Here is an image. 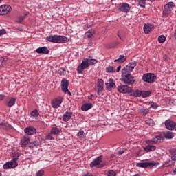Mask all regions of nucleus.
Here are the masks:
<instances>
[{
  "label": "nucleus",
  "instance_id": "f257e3e1",
  "mask_svg": "<svg viewBox=\"0 0 176 176\" xmlns=\"http://www.w3.org/2000/svg\"><path fill=\"white\" fill-rule=\"evenodd\" d=\"M136 66L137 62L133 61L122 69L121 81L125 83V85H134L135 83V80L134 76H131V72L134 71V68Z\"/></svg>",
  "mask_w": 176,
  "mask_h": 176
},
{
  "label": "nucleus",
  "instance_id": "f03ea898",
  "mask_svg": "<svg viewBox=\"0 0 176 176\" xmlns=\"http://www.w3.org/2000/svg\"><path fill=\"white\" fill-rule=\"evenodd\" d=\"M97 63H98V61L96 59L84 58L81 64L77 67L78 74H83V71H85L86 68H89L90 65H94V64H97Z\"/></svg>",
  "mask_w": 176,
  "mask_h": 176
},
{
  "label": "nucleus",
  "instance_id": "7ed1b4c3",
  "mask_svg": "<svg viewBox=\"0 0 176 176\" xmlns=\"http://www.w3.org/2000/svg\"><path fill=\"white\" fill-rule=\"evenodd\" d=\"M46 40L52 43H67L68 38L64 36L51 35L46 37Z\"/></svg>",
  "mask_w": 176,
  "mask_h": 176
},
{
  "label": "nucleus",
  "instance_id": "20e7f679",
  "mask_svg": "<svg viewBox=\"0 0 176 176\" xmlns=\"http://www.w3.org/2000/svg\"><path fill=\"white\" fill-rule=\"evenodd\" d=\"M102 159H104V155H100L90 164V167H96L97 168H102L103 167H105V166H107V162L103 161Z\"/></svg>",
  "mask_w": 176,
  "mask_h": 176
},
{
  "label": "nucleus",
  "instance_id": "39448f33",
  "mask_svg": "<svg viewBox=\"0 0 176 176\" xmlns=\"http://www.w3.org/2000/svg\"><path fill=\"white\" fill-rule=\"evenodd\" d=\"M19 160L18 157H15L12 160H11L10 162H8L6 163L3 166V168L4 170H9L10 168H16V167H17V166H18V164H17V160Z\"/></svg>",
  "mask_w": 176,
  "mask_h": 176
},
{
  "label": "nucleus",
  "instance_id": "423d86ee",
  "mask_svg": "<svg viewBox=\"0 0 176 176\" xmlns=\"http://www.w3.org/2000/svg\"><path fill=\"white\" fill-rule=\"evenodd\" d=\"M175 5L173 2H169L166 5L164 6L163 14L165 17H167L168 14H170L171 12H173V9Z\"/></svg>",
  "mask_w": 176,
  "mask_h": 176
},
{
  "label": "nucleus",
  "instance_id": "0eeeda50",
  "mask_svg": "<svg viewBox=\"0 0 176 176\" xmlns=\"http://www.w3.org/2000/svg\"><path fill=\"white\" fill-rule=\"evenodd\" d=\"M155 79H156V77L155 76V74L153 73H146L142 76V80L147 83H153V82H155Z\"/></svg>",
  "mask_w": 176,
  "mask_h": 176
},
{
  "label": "nucleus",
  "instance_id": "6e6552de",
  "mask_svg": "<svg viewBox=\"0 0 176 176\" xmlns=\"http://www.w3.org/2000/svg\"><path fill=\"white\" fill-rule=\"evenodd\" d=\"M156 163L155 162H138L136 164V167H140V168H148V167H155Z\"/></svg>",
  "mask_w": 176,
  "mask_h": 176
},
{
  "label": "nucleus",
  "instance_id": "1a4fd4ad",
  "mask_svg": "<svg viewBox=\"0 0 176 176\" xmlns=\"http://www.w3.org/2000/svg\"><path fill=\"white\" fill-rule=\"evenodd\" d=\"M118 91L119 93H122V94H127V93H131V87H129V85H120L117 87Z\"/></svg>",
  "mask_w": 176,
  "mask_h": 176
},
{
  "label": "nucleus",
  "instance_id": "9d476101",
  "mask_svg": "<svg viewBox=\"0 0 176 176\" xmlns=\"http://www.w3.org/2000/svg\"><path fill=\"white\" fill-rule=\"evenodd\" d=\"M10 10H12V7L9 5L0 6V16H5V14H8Z\"/></svg>",
  "mask_w": 176,
  "mask_h": 176
},
{
  "label": "nucleus",
  "instance_id": "9b49d317",
  "mask_svg": "<svg viewBox=\"0 0 176 176\" xmlns=\"http://www.w3.org/2000/svg\"><path fill=\"white\" fill-rule=\"evenodd\" d=\"M160 142H162V136L159 135L146 142V144H151V145H156V144H159Z\"/></svg>",
  "mask_w": 176,
  "mask_h": 176
},
{
  "label": "nucleus",
  "instance_id": "f8f14e48",
  "mask_svg": "<svg viewBox=\"0 0 176 176\" xmlns=\"http://www.w3.org/2000/svg\"><path fill=\"white\" fill-rule=\"evenodd\" d=\"M165 126L168 130H174V129H175L176 123L171 120H167L165 121Z\"/></svg>",
  "mask_w": 176,
  "mask_h": 176
},
{
  "label": "nucleus",
  "instance_id": "ddd939ff",
  "mask_svg": "<svg viewBox=\"0 0 176 176\" xmlns=\"http://www.w3.org/2000/svg\"><path fill=\"white\" fill-rule=\"evenodd\" d=\"M30 136L28 135H26L21 138V145L22 148H25L27 145L30 144Z\"/></svg>",
  "mask_w": 176,
  "mask_h": 176
},
{
  "label": "nucleus",
  "instance_id": "4468645a",
  "mask_svg": "<svg viewBox=\"0 0 176 176\" xmlns=\"http://www.w3.org/2000/svg\"><path fill=\"white\" fill-rule=\"evenodd\" d=\"M63 103V98L59 97L56 98L52 102V108H58Z\"/></svg>",
  "mask_w": 176,
  "mask_h": 176
},
{
  "label": "nucleus",
  "instance_id": "2eb2a0df",
  "mask_svg": "<svg viewBox=\"0 0 176 176\" xmlns=\"http://www.w3.org/2000/svg\"><path fill=\"white\" fill-rule=\"evenodd\" d=\"M130 5L126 3H122L118 8L120 12H124L125 13H129V12H130Z\"/></svg>",
  "mask_w": 176,
  "mask_h": 176
},
{
  "label": "nucleus",
  "instance_id": "dca6fc26",
  "mask_svg": "<svg viewBox=\"0 0 176 176\" xmlns=\"http://www.w3.org/2000/svg\"><path fill=\"white\" fill-rule=\"evenodd\" d=\"M69 82L67 80V79H63L61 81V90L63 93H67L68 91V86Z\"/></svg>",
  "mask_w": 176,
  "mask_h": 176
},
{
  "label": "nucleus",
  "instance_id": "f3484780",
  "mask_svg": "<svg viewBox=\"0 0 176 176\" xmlns=\"http://www.w3.org/2000/svg\"><path fill=\"white\" fill-rule=\"evenodd\" d=\"M36 53L38 54H49L50 51L47 50V47H41L36 50Z\"/></svg>",
  "mask_w": 176,
  "mask_h": 176
},
{
  "label": "nucleus",
  "instance_id": "a211bd4d",
  "mask_svg": "<svg viewBox=\"0 0 176 176\" xmlns=\"http://www.w3.org/2000/svg\"><path fill=\"white\" fill-rule=\"evenodd\" d=\"M24 131L28 135H34V134H36V129L32 126L25 128Z\"/></svg>",
  "mask_w": 176,
  "mask_h": 176
},
{
  "label": "nucleus",
  "instance_id": "6ab92c4d",
  "mask_svg": "<svg viewBox=\"0 0 176 176\" xmlns=\"http://www.w3.org/2000/svg\"><path fill=\"white\" fill-rule=\"evenodd\" d=\"M108 90L111 91L113 87H116V84L113 82V80L112 78H109L108 82L105 83Z\"/></svg>",
  "mask_w": 176,
  "mask_h": 176
},
{
  "label": "nucleus",
  "instance_id": "aec40b11",
  "mask_svg": "<svg viewBox=\"0 0 176 176\" xmlns=\"http://www.w3.org/2000/svg\"><path fill=\"white\" fill-rule=\"evenodd\" d=\"M72 115L74 113L72 112L66 111L64 115L63 116V122H68L72 118Z\"/></svg>",
  "mask_w": 176,
  "mask_h": 176
},
{
  "label": "nucleus",
  "instance_id": "412c9836",
  "mask_svg": "<svg viewBox=\"0 0 176 176\" xmlns=\"http://www.w3.org/2000/svg\"><path fill=\"white\" fill-rule=\"evenodd\" d=\"M143 30L145 34H149L153 30V25L152 24H145Z\"/></svg>",
  "mask_w": 176,
  "mask_h": 176
},
{
  "label": "nucleus",
  "instance_id": "4be33fe9",
  "mask_svg": "<svg viewBox=\"0 0 176 176\" xmlns=\"http://www.w3.org/2000/svg\"><path fill=\"white\" fill-rule=\"evenodd\" d=\"M152 144H148L147 146L144 147V150L146 152H153V151H156V147L155 146H153Z\"/></svg>",
  "mask_w": 176,
  "mask_h": 176
},
{
  "label": "nucleus",
  "instance_id": "5701e85b",
  "mask_svg": "<svg viewBox=\"0 0 176 176\" xmlns=\"http://www.w3.org/2000/svg\"><path fill=\"white\" fill-rule=\"evenodd\" d=\"M94 34H96V31H94V30H89L85 33V39H89L90 38H93V36H94Z\"/></svg>",
  "mask_w": 176,
  "mask_h": 176
},
{
  "label": "nucleus",
  "instance_id": "b1692460",
  "mask_svg": "<svg viewBox=\"0 0 176 176\" xmlns=\"http://www.w3.org/2000/svg\"><path fill=\"white\" fill-rule=\"evenodd\" d=\"M127 60V58L124 55H120L118 59L114 60V63H118V64H122Z\"/></svg>",
  "mask_w": 176,
  "mask_h": 176
},
{
  "label": "nucleus",
  "instance_id": "393cba45",
  "mask_svg": "<svg viewBox=\"0 0 176 176\" xmlns=\"http://www.w3.org/2000/svg\"><path fill=\"white\" fill-rule=\"evenodd\" d=\"M0 129H3V130H10V129H12V125L8 124V122H1Z\"/></svg>",
  "mask_w": 176,
  "mask_h": 176
},
{
  "label": "nucleus",
  "instance_id": "a878e982",
  "mask_svg": "<svg viewBox=\"0 0 176 176\" xmlns=\"http://www.w3.org/2000/svg\"><path fill=\"white\" fill-rule=\"evenodd\" d=\"M91 108H93V104L92 103H87V104H83L81 107L82 111H89V109H91Z\"/></svg>",
  "mask_w": 176,
  "mask_h": 176
},
{
  "label": "nucleus",
  "instance_id": "bb28decb",
  "mask_svg": "<svg viewBox=\"0 0 176 176\" xmlns=\"http://www.w3.org/2000/svg\"><path fill=\"white\" fill-rule=\"evenodd\" d=\"M164 135L165 138L168 140H171L172 138H174V133L170 131H166V132H164Z\"/></svg>",
  "mask_w": 176,
  "mask_h": 176
},
{
  "label": "nucleus",
  "instance_id": "cd10ccee",
  "mask_svg": "<svg viewBox=\"0 0 176 176\" xmlns=\"http://www.w3.org/2000/svg\"><path fill=\"white\" fill-rule=\"evenodd\" d=\"M131 96L133 97H142V91L140 90H135L131 92Z\"/></svg>",
  "mask_w": 176,
  "mask_h": 176
},
{
  "label": "nucleus",
  "instance_id": "c85d7f7f",
  "mask_svg": "<svg viewBox=\"0 0 176 176\" xmlns=\"http://www.w3.org/2000/svg\"><path fill=\"white\" fill-rule=\"evenodd\" d=\"M152 94V91H142V98H146L147 97H151Z\"/></svg>",
  "mask_w": 176,
  "mask_h": 176
},
{
  "label": "nucleus",
  "instance_id": "c756f323",
  "mask_svg": "<svg viewBox=\"0 0 176 176\" xmlns=\"http://www.w3.org/2000/svg\"><path fill=\"white\" fill-rule=\"evenodd\" d=\"M52 134H54V135H58V134H60V129L57 127H53L51 129Z\"/></svg>",
  "mask_w": 176,
  "mask_h": 176
},
{
  "label": "nucleus",
  "instance_id": "7c9ffc66",
  "mask_svg": "<svg viewBox=\"0 0 176 176\" xmlns=\"http://www.w3.org/2000/svg\"><path fill=\"white\" fill-rule=\"evenodd\" d=\"M16 104V98H12L7 103V107H13Z\"/></svg>",
  "mask_w": 176,
  "mask_h": 176
},
{
  "label": "nucleus",
  "instance_id": "2f4dec72",
  "mask_svg": "<svg viewBox=\"0 0 176 176\" xmlns=\"http://www.w3.org/2000/svg\"><path fill=\"white\" fill-rule=\"evenodd\" d=\"M7 61H8V58H6V57L1 58H0V67H3V65H6Z\"/></svg>",
  "mask_w": 176,
  "mask_h": 176
},
{
  "label": "nucleus",
  "instance_id": "473e14b6",
  "mask_svg": "<svg viewBox=\"0 0 176 176\" xmlns=\"http://www.w3.org/2000/svg\"><path fill=\"white\" fill-rule=\"evenodd\" d=\"M104 91V86H98L97 85V93L98 96H102V91Z\"/></svg>",
  "mask_w": 176,
  "mask_h": 176
},
{
  "label": "nucleus",
  "instance_id": "72a5a7b5",
  "mask_svg": "<svg viewBox=\"0 0 176 176\" xmlns=\"http://www.w3.org/2000/svg\"><path fill=\"white\" fill-rule=\"evenodd\" d=\"M139 111L140 113H143V115H148L149 113V110H148L146 107H142L140 109H139Z\"/></svg>",
  "mask_w": 176,
  "mask_h": 176
},
{
  "label": "nucleus",
  "instance_id": "f704fd0d",
  "mask_svg": "<svg viewBox=\"0 0 176 176\" xmlns=\"http://www.w3.org/2000/svg\"><path fill=\"white\" fill-rule=\"evenodd\" d=\"M78 137H79L80 140H83V138H86L85 131H83V130H80V131L78 133Z\"/></svg>",
  "mask_w": 176,
  "mask_h": 176
},
{
  "label": "nucleus",
  "instance_id": "c9c22d12",
  "mask_svg": "<svg viewBox=\"0 0 176 176\" xmlns=\"http://www.w3.org/2000/svg\"><path fill=\"white\" fill-rule=\"evenodd\" d=\"M116 69L113 67L112 66H109L106 68V72L111 73V74H113V72H116Z\"/></svg>",
  "mask_w": 176,
  "mask_h": 176
},
{
  "label": "nucleus",
  "instance_id": "e433bc0d",
  "mask_svg": "<svg viewBox=\"0 0 176 176\" xmlns=\"http://www.w3.org/2000/svg\"><path fill=\"white\" fill-rule=\"evenodd\" d=\"M158 42L160 43H164L166 42V36L164 35H161L158 37Z\"/></svg>",
  "mask_w": 176,
  "mask_h": 176
},
{
  "label": "nucleus",
  "instance_id": "4c0bfd02",
  "mask_svg": "<svg viewBox=\"0 0 176 176\" xmlns=\"http://www.w3.org/2000/svg\"><path fill=\"white\" fill-rule=\"evenodd\" d=\"M30 114L34 118H38V116H39V112L37 109H34V111H32Z\"/></svg>",
  "mask_w": 176,
  "mask_h": 176
},
{
  "label": "nucleus",
  "instance_id": "58836bf2",
  "mask_svg": "<svg viewBox=\"0 0 176 176\" xmlns=\"http://www.w3.org/2000/svg\"><path fill=\"white\" fill-rule=\"evenodd\" d=\"M150 105V108H153V109H157V107H159V105H157V103L151 102L149 104Z\"/></svg>",
  "mask_w": 176,
  "mask_h": 176
},
{
  "label": "nucleus",
  "instance_id": "ea45409f",
  "mask_svg": "<svg viewBox=\"0 0 176 176\" xmlns=\"http://www.w3.org/2000/svg\"><path fill=\"white\" fill-rule=\"evenodd\" d=\"M33 143L34 144V146H39V145H41L42 142L41 141L40 138H37L35 140V141L33 142Z\"/></svg>",
  "mask_w": 176,
  "mask_h": 176
},
{
  "label": "nucleus",
  "instance_id": "a19ab883",
  "mask_svg": "<svg viewBox=\"0 0 176 176\" xmlns=\"http://www.w3.org/2000/svg\"><path fill=\"white\" fill-rule=\"evenodd\" d=\"M146 0H138V3L141 8H145V3Z\"/></svg>",
  "mask_w": 176,
  "mask_h": 176
},
{
  "label": "nucleus",
  "instance_id": "79ce46f5",
  "mask_svg": "<svg viewBox=\"0 0 176 176\" xmlns=\"http://www.w3.org/2000/svg\"><path fill=\"white\" fill-rule=\"evenodd\" d=\"M108 176H116V173L114 172L113 170H110L107 173Z\"/></svg>",
  "mask_w": 176,
  "mask_h": 176
},
{
  "label": "nucleus",
  "instance_id": "37998d69",
  "mask_svg": "<svg viewBox=\"0 0 176 176\" xmlns=\"http://www.w3.org/2000/svg\"><path fill=\"white\" fill-rule=\"evenodd\" d=\"M43 174H45V171L40 170L36 173V176H43Z\"/></svg>",
  "mask_w": 176,
  "mask_h": 176
},
{
  "label": "nucleus",
  "instance_id": "c03bdc74",
  "mask_svg": "<svg viewBox=\"0 0 176 176\" xmlns=\"http://www.w3.org/2000/svg\"><path fill=\"white\" fill-rule=\"evenodd\" d=\"M97 86H104V80L102 79H98Z\"/></svg>",
  "mask_w": 176,
  "mask_h": 176
},
{
  "label": "nucleus",
  "instance_id": "a18cd8bd",
  "mask_svg": "<svg viewBox=\"0 0 176 176\" xmlns=\"http://www.w3.org/2000/svg\"><path fill=\"white\" fill-rule=\"evenodd\" d=\"M146 124H149V126H153V121L152 120H148L146 121Z\"/></svg>",
  "mask_w": 176,
  "mask_h": 176
},
{
  "label": "nucleus",
  "instance_id": "49530a36",
  "mask_svg": "<svg viewBox=\"0 0 176 176\" xmlns=\"http://www.w3.org/2000/svg\"><path fill=\"white\" fill-rule=\"evenodd\" d=\"M6 33V31L4 29L0 30V36L1 35H5Z\"/></svg>",
  "mask_w": 176,
  "mask_h": 176
},
{
  "label": "nucleus",
  "instance_id": "de8ad7c7",
  "mask_svg": "<svg viewBox=\"0 0 176 176\" xmlns=\"http://www.w3.org/2000/svg\"><path fill=\"white\" fill-rule=\"evenodd\" d=\"M46 139L47 140H54V138H53V136H52V135L50 134L46 136Z\"/></svg>",
  "mask_w": 176,
  "mask_h": 176
},
{
  "label": "nucleus",
  "instance_id": "09e8293b",
  "mask_svg": "<svg viewBox=\"0 0 176 176\" xmlns=\"http://www.w3.org/2000/svg\"><path fill=\"white\" fill-rule=\"evenodd\" d=\"M171 160L176 162V153L172 155Z\"/></svg>",
  "mask_w": 176,
  "mask_h": 176
},
{
  "label": "nucleus",
  "instance_id": "8fccbe9b",
  "mask_svg": "<svg viewBox=\"0 0 176 176\" xmlns=\"http://www.w3.org/2000/svg\"><path fill=\"white\" fill-rule=\"evenodd\" d=\"M25 17L24 16H19V23H22L24 21Z\"/></svg>",
  "mask_w": 176,
  "mask_h": 176
},
{
  "label": "nucleus",
  "instance_id": "3c124183",
  "mask_svg": "<svg viewBox=\"0 0 176 176\" xmlns=\"http://www.w3.org/2000/svg\"><path fill=\"white\" fill-rule=\"evenodd\" d=\"M30 148H31V149H34V146H35V144H34V142H31L30 144Z\"/></svg>",
  "mask_w": 176,
  "mask_h": 176
},
{
  "label": "nucleus",
  "instance_id": "603ef678",
  "mask_svg": "<svg viewBox=\"0 0 176 176\" xmlns=\"http://www.w3.org/2000/svg\"><path fill=\"white\" fill-rule=\"evenodd\" d=\"M123 153H124V149H122L118 151L119 155H123Z\"/></svg>",
  "mask_w": 176,
  "mask_h": 176
},
{
  "label": "nucleus",
  "instance_id": "864d4df0",
  "mask_svg": "<svg viewBox=\"0 0 176 176\" xmlns=\"http://www.w3.org/2000/svg\"><path fill=\"white\" fill-rule=\"evenodd\" d=\"M5 98V95H0V101H2Z\"/></svg>",
  "mask_w": 176,
  "mask_h": 176
},
{
  "label": "nucleus",
  "instance_id": "5fc2aeb1",
  "mask_svg": "<svg viewBox=\"0 0 176 176\" xmlns=\"http://www.w3.org/2000/svg\"><path fill=\"white\" fill-rule=\"evenodd\" d=\"M83 175L84 176H89L90 175V173L87 172V173H83Z\"/></svg>",
  "mask_w": 176,
  "mask_h": 176
},
{
  "label": "nucleus",
  "instance_id": "6e6d98bb",
  "mask_svg": "<svg viewBox=\"0 0 176 176\" xmlns=\"http://www.w3.org/2000/svg\"><path fill=\"white\" fill-rule=\"evenodd\" d=\"M122 69V66H118V67H117V72H119V71H120V69Z\"/></svg>",
  "mask_w": 176,
  "mask_h": 176
},
{
  "label": "nucleus",
  "instance_id": "4d7b16f0",
  "mask_svg": "<svg viewBox=\"0 0 176 176\" xmlns=\"http://www.w3.org/2000/svg\"><path fill=\"white\" fill-rule=\"evenodd\" d=\"M58 74H60V75H64V70L63 71H58Z\"/></svg>",
  "mask_w": 176,
  "mask_h": 176
},
{
  "label": "nucleus",
  "instance_id": "13d9d810",
  "mask_svg": "<svg viewBox=\"0 0 176 176\" xmlns=\"http://www.w3.org/2000/svg\"><path fill=\"white\" fill-rule=\"evenodd\" d=\"M90 27H93V23H89V24L87 25V28H90Z\"/></svg>",
  "mask_w": 176,
  "mask_h": 176
},
{
  "label": "nucleus",
  "instance_id": "bf43d9fd",
  "mask_svg": "<svg viewBox=\"0 0 176 176\" xmlns=\"http://www.w3.org/2000/svg\"><path fill=\"white\" fill-rule=\"evenodd\" d=\"M67 94H69V96H72V94L71 93V91H69V90L67 89Z\"/></svg>",
  "mask_w": 176,
  "mask_h": 176
},
{
  "label": "nucleus",
  "instance_id": "052dcab7",
  "mask_svg": "<svg viewBox=\"0 0 176 176\" xmlns=\"http://www.w3.org/2000/svg\"><path fill=\"white\" fill-rule=\"evenodd\" d=\"M111 157H112V158L115 157V155L112 154V155H111Z\"/></svg>",
  "mask_w": 176,
  "mask_h": 176
},
{
  "label": "nucleus",
  "instance_id": "680f3d73",
  "mask_svg": "<svg viewBox=\"0 0 176 176\" xmlns=\"http://www.w3.org/2000/svg\"><path fill=\"white\" fill-rule=\"evenodd\" d=\"M118 36H119V38H120V39H123V38H122V37L120 36V35L119 34V33L118 34Z\"/></svg>",
  "mask_w": 176,
  "mask_h": 176
},
{
  "label": "nucleus",
  "instance_id": "e2e57ef3",
  "mask_svg": "<svg viewBox=\"0 0 176 176\" xmlns=\"http://www.w3.org/2000/svg\"><path fill=\"white\" fill-rule=\"evenodd\" d=\"M134 176H140V174H135Z\"/></svg>",
  "mask_w": 176,
  "mask_h": 176
},
{
  "label": "nucleus",
  "instance_id": "0e129e2a",
  "mask_svg": "<svg viewBox=\"0 0 176 176\" xmlns=\"http://www.w3.org/2000/svg\"><path fill=\"white\" fill-rule=\"evenodd\" d=\"M88 98H89V100H91V96H89Z\"/></svg>",
  "mask_w": 176,
  "mask_h": 176
},
{
  "label": "nucleus",
  "instance_id": "69168bd1",
  "mask_svg": "<svg viewBox=\"0 0 176 176\" xmlns=\"http://www.w3.org/2000/svg\"><path fill=\"white\" fill-rule=\"evenodd\" d=\"M172 164L168 163V166H171Z\"/></svg>",
  "mask_w": 176,
  "mask_h": 176
},
{
  "label": "nucleus",
  "instance_id": "338daca9",
  "mask_svg": "<svg viewBox=\"0 0 176 176\" xmlns=\"http://www.w3.org/2000/svg\"><path fill=\"white\" fill-rule=\"evenodd\" d=\"M147 1H151L152 2V1H155V0H147Z\"/></svg>",
  "mask_w": 176,
  "mask_h": 176
},
{
  "label": "nucleus",
  "instance_id": "774afa93",
  "mask_svg": "<svg viewBox=\"0 0 176 176\" xmlns=\"http://www.w3.org/2000/svg\"><path fill=\"white\" fill-rule=\"evenodd\" d=\"M0 176H2V173H0Z\"/></svg>",
  "mask_w": 176,
  "mask_h": 176
}]
</instances>
